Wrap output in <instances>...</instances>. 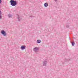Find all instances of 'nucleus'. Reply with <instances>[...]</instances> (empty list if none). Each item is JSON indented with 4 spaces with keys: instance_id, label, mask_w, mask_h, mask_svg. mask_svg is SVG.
Returning <instances> with one entry per match:
<instances>
[{
    "instance_id": "f257e3e1",
    "label": "nucleus",
    "mask_w": 78,
    "mask_h": 78,
    "mask_svg": "<svg viewBox=\"0 0 78 78\" xmlns=\"http://www.w3.org/2000/svg\"><path fill=\"white\" fill-rule=\"evenodd\" d=\"M9 3H10V5L12 6H15L16 5H17V2L14 0H11L10 1Z\"/></svg>"
},
{
    "instance_id": "f03ea898",
    "label": "nucleus",
    "mask_w": 78,
    "mask_h": 78,
    "mask_svg": "<svg viewBox=\"0 0 78 78\" xmlns=\"http://www.w3.org/2000/svg\"><path fill=\"white\" fill-rule=\"evenodd\" d=\"M1 33L4 36H6V33L5 32V31L4 30H2L1 31Z\"/></svg>"
},
{
    "instance_id": "7ed1b4c3",
    "label": "nucleus",
    "mask_w": 78,
    "mask_h": 78,
    "mask_svg": "<svg viewBox=\"0 0 78 78\" xmlns=\"http://www.w3.org/2000/svg\"><path fill=\"white\" fill-rule=\"evenodd\" d=\"M47 61H44L43 62V66H47Z\"/></svg>"
},
{
    "instance_id": "20e7f679",
    "label": "nucleus",
    "mask_w": 78,
    "mask_h": 78,
    "mask_svg": "<svg viewBox=\"0 0 78 78\" xmlns=\"http://www.w3.org/2000/svg\"><path fill=\"white\" fill-rule=\"evenodd\" d=\"M17 19H18V21H19V22H20V21L21 20H22V18H21V17H20V16H18Z\"/></svg>"
},
{
    "instance_id": "39448f33",
    "label": "nucleus",
    "mask_w": 78,
    "mask_h": 78,
    "mask_svg": "<svg viewBox=\"0 0 78 78\" xmlns=\"http://www.w3.org/2000/svg\"><path fill=\"white\" fill-rule=\"evenodd\" d=\"M39 49L37 47H35L34 49V50L35 51H38V50Z\"/></svg>"
},
{
    "instance_id": "423d86ee",
    "label": "nucleus",
    "mask_w": 78,
    "mask_h": 78,
    "mask_svg": "<svg viewBox=\"0 0 78 78\" xmlns=\"http://www.w3.org/2000/svg\"><path fill=\"white\" fill-rule=\"evenodd\" d=\"M21 50H24V49H25V46H22L21 47Z\"/></svg>"
},
{
    "instance_id": "0eeeda50",
    "label": "nucleus",
    "mask_w": 78,
    "mask_h": 78,
    "mask_svg": "<svg viewBox=\"0 0 78 78\" xmlns=\"http://www.w3.org/2000/svg\"><path fill=\"white\" fill-rule=\"evenodd\" d=\"M48 5L47 3H45L44 4V7H47L48 6Z\"/></svg>"
},
{
    "instance_id": "6e6552de",
    "label": "nucleus",
    "mask_w": 78,
    "mask_h": 78,
    "mask_svg": "<svg viewBox=\"0 0 78 78\" xmlns=\"http://www.w3.org/2000/svg\"><path fill=\"white\" fill-rule=\"evenodd\" d=\"M2 11L0 9V19H2Z\"/></svg>"
},
{
    "instance_id": "1a4fd4ad",
    "label": "nucleus",
    "mask_w": 78,
    "mask_h": 78,
    "mask_svg": "<svg viewBox=\"0 0 78 78\" xmlns=\"http://www.w3.org/2000/svg\"><path fill=\"white\" fill-rule=\"evenodd\" d=\"M8 16L9 18H11V17H12V15L11 14H9L8 15Z\"/></svg>"
},
{
    "instance_id": "9d476101",
    "label": "nucleus",
    "mask_w": 78,
    "mask_h": 78,
    "mask_svg": "<svg viewBox=\"0 0 78 78\" xmlns=\"http://www.w3.org/2000/svg\"><path fill=\"white\" fill-rule=\"evenodd\" d=\"M41 41L40 40H38L37 41V42L38 43H41Z\"/></svg>"
},
{
    "instance_id": "9b49d317",
    "label": "nucleus",
    "mask_w": 78,
    "mask_h": 78,
    "mask_svg": "<svg viewBox=\"0 0 78 78\" xmlns=\"http://www.w3.org/2000/svg\"><path fill=\"white\" fill-rule=\"evenodd\" d=\"M71 44H72V46H73V47H74L75 45V42H71Z\"/></svg>"
},
{
    "instance_id": "f8f14e48",
    "label": "nucleus",
    "mask_w": 78,
    "mask_h": 78,
    "mask_svg": "<svg viewBox=\"0 0 78 78\" xmlns=\"http://www.w3.org/2000/svg\"><path fill=\"white\" fill-rule=\"evenodd\" d=\"M30 17H31V18H33V17H34V16H30Z\"/></svg>"
},
{
    "instance_id": "ddd939ff",
    "label": "nucleus",
    "mask_w": 78,
    "mask_h": 78,
    "mask_svg": "<svg viewBox=\"0 0 78 78\" xmlns=\"http://www.w3.org/2000/svg\"><path fill=\"white\" fill-rule=\"evenodd\" d=\"M69 25H66V28H69Z\"/></svg>"
},
{
    "instance_id": "4468645a",
    "label": "nucleus",
    "mask_w": 78,
    "mask_h": 78,
    "mask_svg": "<svg viewBox=\"0 0 78 78\" xmlns=\"http://www.w3.org/2000/svg\"><path fill=\"white\" fill-rule=\"evenodd\" d=\"M2 3V0H0V3Z\"/></svg>"
},
{
    "instance_id": "2eb2a0df",
    "label": "nucleus",
    "mask_w": 78,
    "mask_h": 78,
    "mask_svg": "<svg viewBox=\"0 0 78 78\" xmlns=\"http://www.w3.org/2000/svg\"><path fill=\"white\" fill-rule=\"evenodd\" d=\"M55 2H56L57 1V0H54Z\"/></svg>"
},
{
    "instance_id": "dca6fc26",
    "label": "nucleus",
    "mask_w": 78,
    "mask_h": 78,
    "mask_svg": "<svg viewBox=\"0 0 78 78\" xmlns=\"http://www.w3.org/2000/svg\"><path fill=\"white\" fill-rule=\"evenodd\" d=\"M66 60H67V61H68V60H67V59H66Z\"/></svg>"
},
{
    "instance_id": "f3484780",
    "label": "nucleus",
    "mask_w": 78,
    "mask_h": 78,
    "mask_svg": "<svg viewBox=\"0 0 78 78\" xmlns=\"http://www.w3.org/2000/svg\"><path fill=\"white\" fill-rule=\"evenodd\" d=\"M65 60H66V59H65Z\"/></svg>"
}]
</instances>
